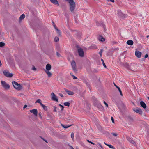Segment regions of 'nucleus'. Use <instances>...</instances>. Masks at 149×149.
I'll return each mask as SVG.
<instances>
[{
    "label": "nucleus",
    "instance_id": "f257e3e1",
    "mask_svg": "<svg viewBox=\"0 0 149 149\" xmlns=\"http://www.w3.org/2000/svg\"><path fill=\"white\" fill-rule=\"evenodd\" d=\"M66 1L68 2L70 4V8L71 12L73 13L75 9V3L73 0H65Z\"/></svg>",
    "mask_w": 149,
    "mask_h": 149
},
{
    "label": "nucleus",
    "instance_id": "f03ea898",
    "mask_svg": "<svg viewBox=\"0 0 149 149\" xmlns=\"http://www.w3.org/2000/svg\"><path fill=\"white\" fill-rule=\"evenodd\" d=\"M125 66L128 69H131L132 71L134 72L137 71L139 69V68H138V66L137 65L134 64H132L131 65L129 66L128 64L126 63Z\"/></svg>",
    "mask_w": 149,
    "mask_h": 149
},
{
    "label": "nucleus",
    "instance_id": "7ed1b4c3",
    "mask_svg": "<svg viewBox=\"0 0 149 149\" xmlns=\"http://www.w3.org/2000/svg\"><path fill=\"white\" fill-rule=\"evenodd\" d=\"M12 84L14 88L18 90H20L23 88L22 86L21 85L18 84L16 82L13 81L12 82Z\"/></svg>",
    "mask_w": 149,
    "mask_h": 149
},
{
    "label": "nucleus",
    "instance_id": "20e7f679",
    "mask_svg": "<svg viewBox=\"0 0 149 149\" xmlns=\"http://www.w3.org/2000/svg\"><path fill=\"white\" fill-rule=\"evenodd\" d=\"M1 84L2 86L5 89H9L10 86L9 85L6 83V82L3 81H1Z\"/></svg>",
    "mask_w": 149,
    "mask_h": 149
},
{
    "label": "nucleus",
    "instance_id": "39448f33",
    "mask_svg": "<svg viewBox=\"0 0 149 149\" xmlns=\"http://www.w3.org/2000/svg\"><path fill=\"white\" fill-rule=\"evenodd\" d=\"M71 65L73 70L74 72H77V70L76 68V64L74 60L72 61Z\"/></svg>",
    "mask_w": 149,
    "mask_h": 149
},
{
    "label": "nucleus",
    "instance_id": "423d86ee",
    "mask_svg": "<svg viewBox=\"0 0 149 149\" xmlns=\"http://www.w3.org/2000/svg\"><path fill=\"white\" fill-rule=\"evenodd\" d=\"M4 75L6 77H11L13 76V74L10 73L9 71L8 70H4L3 71Z\"/></svg>",
    "mask_w": 149,
    "mask_h": 149
},
{
    "label": "nucleus",
    "instance_id": "0eeeda50",
    "mask_svg": "<svg viewBox=\"0 0 149 149\" xmlns=\"http://www.w3.org/2000/svg\"><path fill=\"white\" fill-rule=\"evenodd\" d=\"M79 56L81 57H83L84 56V53L83 49L81 48H79L77 49Z\"/></svg>",
    "mask_w": 149,
    "mask_h": 149
},
{
    "label": "nucleus",
    "instance_id": "6e6552de",
    "mask_svg": "<svg viewBox=\"0 0 149 149\" xmlns=\"http://www.w3.org/2000/svg\"><path fill=\"white\" fill-rule=\"evenodd\" d=\"M133 110L140 115H142L143 111L142 109L139 108H134L133 109Z\"/></svg>",
    "mask_w": 149,
    "mask_h": 149
},
{
    "label": "nucleus",
    "instance_id": "1a4fd4ad",
    "mask_svg": "<svg viewBox=\"0 0 149 149\" xmlns=\"http://www.w3.org/2000/svg\"><path fill=\"white\" fill-rule=\"evenodd\" d=\"M118 15L120 17H121L122 18H125L127 16V15L123 13L121 11H118Z\"/></svg>",
    "mask_w": 149,
    "mask_h": 149
},
{
    "label": "nucleus",
    "instance_id": "9d476101",
    "mask_svg": "<svg viewBox=\"0 0 149 149\" xmlns=\"http://www.w3.org/2000/svg\"><path fill=\"white\" fill-rule=\"evenodd\" d=\"M51 95L52 96L51 99L52 100L57 102L58 101V99L56 97V96L54 93H52L51 94Z\"/></svg>",
    "mask_w": 149,
    "mask_h": 149
},
{
    "label": "nucleus",
    "instance_id": "9b49d317",
    "mask_svg": "<svg viewBox=\"0 0 149 149\" xmlns=\"http://www.w3.org/2000/svg\"><path fill=\"white\" fill-rule=\"evenodd\" d=\"M30 112L33 113L35 116H37L38 115V111L36 109L31 110H30Z\"/></svg>",
    "mask_w": 149,
    "mask_h": 149
},
{
    "label": "nucleus",
    "instance_id": "f8f14e48",
    "mask_svg": "<svg viewBox=\"0 0 149 149\" xmlns=\"http://www.w3.org/2000/svg\"><path fill=\"white\" fill-rule=\"evenodd\" d=\"M95 106L100 110L102 111L104 110V107L101 105L100 103L98 104H97Z\"/></svg>",
    "mask_w": 149,
    "mask_h": 149
},
{
    "label": "nucleus",
    "instance_id": "ddd939ff",
    "mask_svg": "<svg viewBox=\"0 0 149 149\" xmlns=\"http://www.w3.org/2000/svg\"><path fill=\"white\" fill-rule=\"evenodd\" d=\"M141 52L139 51H136L135 52L136 56L138 58L141 57Z\"/></svg>",
    "mask_w": 149,
    "mask_h": 149
},
{
    "label": "nucleus",
    "instance_id": "4468645a",
    "mask_svg": "<svg viewBox=\"0 0 149 149\" xmlns=\"http://www.w3.org/2000/svg\"><path fill=\"white\" fill-rule=\"evenodd\" d=\"M127 140L131 143L134 144L135 146L136 145V144L135 142L133 140H132L131 138L129 137H127Z\"/></svg>",
    "mask_w": 149,
    "mask_h": 149
},
{
    "label": "nucleus",
    "instance_id": "2eb2a0df",
    "mask_svg": "<svg viewBox=\"0 0 149 149\" xmlns=\"http://www.w3.org/2000/svg\"><path fill=\"white\" fill-rule=\"evenodd\" d=\"M97 39L98 40L100 41L104 42L105 41V39L102 36L99 35L97 37Z\"/></svg>",
    "mask_w": 149,
    "mask_h": 149
},
{
    "label": "nucleus",
    "instance_id": "dca6fc26",
    "mask_svg": "<svg viewBox=\"0 0 149 149\" xmlns=\"http://www.w3.org/2000/svg\"><path fill=\"white\" fill-rule=\"evenodd\" d=\"M93 102L95 106H96L97 104L100 103L99 101H98L96 98H94L93 99Z\"/></svg>",
    "mask_w": 149,
    "mask_h": 149
},
{
    "label": "nucleus",
    "instance_id": "f3484780",
    "mask_svg": "<svg viewBox=\"0 0 149 149\" xmlns=\"http://www.w3.org/2000/svg\"><path fill=\"white\" fill-rule=\"evenodd\" d=\"M140 104L141 106L144 109H145L146 107V105L145 103L143 101L140 102Z\"/></svg>",
    "mask_w": 149,
    "mask_h": 149
},
{
    "label": "nucleus",
    "instance_id": "a211bd4d",
    "mask_svg": "<svg viewBox=\"0 0 149 149\" xmlns=\"http://www.w3.org/2000/svg\"><path fill=\"white\" fill-rule=\"evenodd\" d=\"M50 1L53 4L55 5H57L58 6L59 5V3L57 0H50Z\"/></svg>",
    "mask_w": 149,
    "mask_h": 149
},
{
    "label": "nucleus",
    "instance_id": "6ab92c4d",
    "mask_svg": "<svg viewBox=\"0 0 149 149\" xmlns=\"http://www.w3.org/2000/svg\"><path fill=\"white\" fill-rule=\"evenodd\" d=\"M65 92L69 95H73L74 94V93L73 92L71 91L70 90H68L67 89H65Z\"/></svg>",
    "mask_w": 149,
    "mask_h": 149
},
{
    "label": "nucleus",
    "instance_id": "aec40b11",
    "mask_svg": "<svg viewBox=\"0 0 149 149\" xmlns=\"http://www.w3.org/2000/svg\"><path fill=\"white\" fill-rule=\"evenodd\" d=\"M51 68V66L50 64H47L46 66V69L47 71L50 70Z\"/></svg>",
    "mask_w": 149,
    "mask_h": 149
},
{
    "label": "nucleus",
    "instance_id": "412c9836",
    "mask_svg": "<svg viewBox=\"0 0 149 149\" xmlns=\"http://www.w3.org/2000/svg\"><path fill=\"white\" fill-rule=\"evenodd\" d=\"M126 43L129 45H132L133 44V42L132 40H129L127 41Z\"/></svg>",
    "mask_w": 149,
    "mask_h": 149
},
{
    "label": "nucleus",
    "instance_id": "4be33fe9",
    "mask_svg": "<svg viewBox=\"0 0 149 149\" xmlns=\"http://www.w3.org/2000/svg\"><path fill=\"white\" fill-rule=\"evenodd\" d=\"M114 86H115L117 88L119 92L120 93V95L121 96H123V94L122 93V92L120 88L117 85H116L114 83Z\"/></svg>",
    "mask_w": 149,
    "mask_h": 149
},
{
    "label": "nucleus",
    "instance_id": "5701e85b",
    "mask_svg": "<svg viewBox=\"0 0 149 149\" xmlns=\"http://www.w3.org/2000/svg\"><path fill=\"white\" fill-rule=\"evenodd\" d=\"M127 119L130 121L133 122L134 121V120L132 117L130 116H128L127 117Z\"/></svg>",
    "mask_w": 149,
    "mask_h": 149
},
{
    "label": "nucleus",
    "instance_id": "b1692460",
    "mask_svg": "<svg viewBox=\"0 0 149 149\" xmlns=\"http://www.w3.org/2000/svg\"><path fill=\"white\" fill-rule=\"evenodd\" d=\"M25 16L24 14H23L19 17V20H21L23 19L25 17Z\"/></svg>",
    "mask_w": 149,
    "mask_h": 149
},
{
    "label": "nucleus",
    "instance_id": "393cba45",
    "mask_svg": "<svg viewBox=\"0 0 149 149\" xmlns=\"http://www.w3.org/2000/svg\"><path fill=\"white\" fill-rule=\"evenodd\" d=\"M49 71L45 70V72L47 74L48 77H51V76H52V74L50 72H49Z\"/></svg>",
    "mask_w": 149,
    "mask_h": 149
},
{
    "label": "nucleus",
    "instance_id": "a878e982",
    "mask_svg": "<svg viewBox=\"0 0 149 149\" xmlns=\"http://www.w3.org/2000/svg\"><path fill=\"white\" fill-rule=\"evenodd\" d=\"M61 125L64 128L66 129V128H68L69 127H70L71 126H72V125H68L65 126L64 125H63L62 124H61Z\"/></svg>",
    "mask_w": 149,
    "mask_h": 149
},
{
    "label": "nucleus",
    "instance_id": "bb28decb",
    "mask_svg": "<svg viewBox=\"0 0 149 149\" xmlns=\"http://www.w3.org/2000/svg\"><path fill=\"white\" fill-rule=\"evenodd\" d=\"M56 30L57 31V33L58 34V36H61V32L58 29H56Z\"/></svg>",
    "mask_w": 149,
    "mask_h": 149
},
{
    "label": "nucleus",
    "instance_id": "cd10ccee",
    "mask_svg": "<svg viewBox=\"0 0 149 149\" xmlns=\"http://www.w3.org/2000/svg\"><path fill=\"white\" fill-rule=\"evenodd\" d=\"M59 39L58 37L56 36L54 39V41L56 42H57L59 41Z\"/></svg>",
    "mask_w": 149,
    "mask_h": 149
},
{
    "label": "nucleus",
    "instance_id": "c85d7f7f",
    "mask_svg": "<svg viewBox=\"0 0 149 149\" xmlns=\"http://www.w3.org/2000/svg\"><path fill=\"white\" fill-rule=\"evenodd\" d=\"M64 105L65 106L69 107L70 105V103L68 102H65L64 103Z\"/></svg>",
    "mask_w": 149,
    "mask_h": 149
},
{
    "label": "nucleus",
    "instance_id": "c756f323",
    "mask_svg": "<svg viewBox=\"0 0 149 149\" xmlns=\"http://www.w3.org/2000/svg\"><path fill=\"white\" fill-rule=\"evenodd\" d=\"M107 146L108 147H109L113 149H115V148L114 147V146H112L111 145H110V144H107Z\"/></svg>",
    "mask_w": 149,
    "mask_h": 149
},
{
    "label": "nucleus",
    "instance_id": "7c9ffc66",
    "mask_svg": "<svg viewBox=\"0 0 149 149\" xmlns=\"http://www.w3.org/2000/svg\"><path fill=\"white\" fill-rule=\"evenodd\" d=\"M101 60L102 62V64H103V66L105 68H106V65H105V63H104V61L102 59H101Z\"/></svg>",
    "mask_w": 149,
    "mask_h": 149
},
{
    "label": "nucleus",
    "instance_id": "2f4dec72",
    "mask_svg": "<svg viewBox=\"0 0 149 149\" xmlns=\"http://www.w3.org/2000/svg\"><path fill=\"white\" fill-rule=\"evenodd\" d=\"M5 45V44L1 42H0V47H3Z\"/></svg>",
    "mask_w": 149,
    "mask_h": 149
},
{
    "label": "nucleus",
    "instance_id": "473e14b6",
    "mask_svg": "<svg viewBox=\"0 0 149 149\" xmlns=\"http://www.w3.org/2000/svg\"><path fill=\"white\" fill-rule=\"evenodd\" d=\"M42 107L44 109V110H45V111H47V107L46 106H45V105H44L43 107Z\"/></svg>",
    "mask_w": 149,
    "mask_h": 149
},
{
    "label": "nucleus",
    "instance_id": "72a5a7b5",
    "mask_svg": "<svg viewBox=\"0 0 149 149\" xmlns=\"http://www.w3.org/2000/svg\"><path fill=\"white\" fill-rule=\"evenodd\" d=\"M41 102V100L40 99H38L35 102V103H39Z\"/></svg>",
    "mask_w": 149,
    "mask_h": 149
},
{
    "label": "nucleus",
    "instance_id": "f704fd0d",
    "mask_svg": "<svg viewBox=\"0 0 149 149\" xmlns=\"http://www.w3.org/2000/svg\"><path fill=\"white\" fill-rule=\"evenodd\" d=\"M103 52V49H101L99 52V54H100V56L101 57L102 56V53Z\"/></svg>",
    "mask_w": 149,
    "mask_h": 149
},
{
    "label": "nucleus",
    "instance_id": "c9c22d12",
    "mask_svg": "<svg viewBox=\"0 0 149 149\" xmlns=\"http://www.w3.org/2000/svg\"><path fill=\"white\" fill-rule=\"evenodd\" d=\"M59 106H60V107L61 108V111H62L63 110V108H64V106L61 104H59Z\"/></svg>",
    "mask_w": 149,
    "mask_h": 149
},
{
    "label": "nucleus",
    "instance_id": "e433bc0d",
    "mask_svg": "<svg viewBox=\"0 0 149 149\" xmlns=\"http://www.w3.org/2000/svg\"><path fill=\"white\" fill-rule=\"evenodd\" d=\"M32 69L34 71H36V68L35 67V66L33 65L32 66Z\"/></svg>",
    "mask_w": 149,
    "mask_h": 149
},
{
    "label": "nucleus",
    "instance_id": "4c0bfd02",
    "mask_svg": "<svg viewBox=\"0 0 149 149\" xmlns=\"http://www.w3.org/2000/svg\"><path fill=\"white\" fill-rule=\"evenodd\" d=\"M102 26L104 28V30H106V27H105V25L104 24H102Z\"/></svg>",
    "mask_w": 149,
    "mask_h": 149
},
{
    "label": "nucleus",
    "instance_id": "58836bf2",
    "mask_svg": "<svg viewBox=\"0 0 149 149\" xmlns=\"http://www.w3.org/2000/svg\"><path fill=\"white\" fill-rule=\"evenodd\" d=\"M87 141L89 143H91V144L94 145L95 143H93V142L89 141L88 140H87Z\"/></svg>",
    "mask_w": 149,
    "mask_h": 149
},
{
    "label": "nucleus",
    "instance_id": "ea45409f",
    "mask_svg": "<svg viewBox=\"0 0 149 149\" xmlns=\"http://www.w3.org/2000/svg\"><path fill=\"white\" fill-rule=\"evenodd\" d=\"M104 103L106 107H108V104L107 103H106V102L105 101H104Z\"/></svg>",
    "mask_w": 149,
    "mask_h": 149
},
{
    "label": "nucleus",
    "instance_id": "a19ab883",
    "mask_svg": "<svg viewBox=\"0 0 149 149\" xmlns=\"http://www.w3.org/2000/svg\"><path fill=\"white\" fill-rule=\"evenodd\" d=\"M74 134L73 133H72L71 135V138L72 139H73L74 137Z\"/></svg>",
    "mask_w": 149,
    "mask_h": 149
},
{
    "label": "nucleus",
    "instance_id": "79ce46f5",
    "mask_svg": "<svg viewBox=\"0 0 149 149\" xmlns=\"http://www.w3.org/2000/svg\"><path fill=\"white\" fill-rule=\"evenodd\" d=\"M54 111L55 112H56L57 111L56 110V107L55 106H54Z\"/></svg>",
    "mask_w": 149,
    "mask_h": 149
},
{
    "label": "nucleus",
    "instance_id": "37998d69",
    "mask_svg": "<svg viewBox=\"0 0 149 149\" xmlns=\"http://www.w3.org/2000/svg\"><path fill=\"white\" fill-rule=\"evenodd\" d=\"M56 53V55L58 57H59L61 56V55H60V54L58 53V52H57Z\"/></svg>",
    "mask_w": 149,
    "mask_h": 149
},
{
    "label": "nucleus",
    "instance_id": "c03bdc74",
    "mask_svg": "<svg viewBox=\"0 0 149 149\" xmlns=\"http://www.w3.org/2000/svg\"><path fill=\"white\" fill-rule=\"evenodd\" d=\"M112 135L115 136H116L117 135V134L116 133H112Z\"/></svg>",
    "mask_w": 149,
    "mask_h": 149
},
{
    "label": "nucleus",
    "instance_id": "a18cd8bd",
    "mask_svg": "<svg viewBox=\"0 0 149 149\" xmlns=\"http://www.w3.org/2000/svg\"><path fill=\"white\" fill-rule=\"evenodd\" d=\"M72 76L73 77V79H77V77H76V76L74 75H72Z\"/></svg>",
    "mask_w": 149,
    "mask_h": 149
},
{
    "label": "nucleus",
    "instance_id": "49530a36",
    "mask_svg": "<svg viewBox=\"0 0 149 149\" xmlns=\"http://www.w3.org/2000/svg\"><path fill=\"white\" fill-rule=\"evenodd\" d=\"M38 115H39V116L41 118H42V116H41V112L40 113H39L38 114Z\"/></svg>",
    "mask_w": 149,
    "mask_h": 149
},
{
    "label": "nucleus",
    "instance_id": "de8ad7c7",
    "mask_svg": "<svg viewBox=\"0 0 149 149\" xmlns=\"http://www.w3.org/2000/svg\"><path fill=\"white\" fill-rule=\"evenodd\" d=\"M111 119L112 122L113 123H114V120L113 118V117H111Z\"/></svg>",
    "mask_w": 149,
    "mask_h": 149
},
{
    "label": "nucleus",
    "instance_id": "09e8293b",
    "mask_svg": "<svg viewBox=\"0 0 149 149\" xmlns=\"http://www.w3.org/2000/svg\"><path fill=\"white\" fill-rule=\"evenodd\" d=\"M91 48L93 49H95L97 48V47L96 46H94L93 47H92Z\"/></svg>",
    "mask_w": 149,
    "mask_h": 149
},
{
    "label": "nucleus",
    "instance_id": "8fccbe9b",
    "mask_svg": "<svg viewBox=\"0 0 149 149\" xmlns=\"http://www.w3.org/2000/svg\"><path fill=\"white\" fill-rule=\"evenodd\" d=\"M53 26H54V28L56 30V29H58L56 27V25L54 24L53 25Z\"/></svg>",
    "mask_w": 149,
    "mask_h": 149
},
{
    "label": "nucleus",
    "instance_id": "3c124183",
    "mask_svg": "<svg viewBox=\"0 0 149 149\" xmlns=\"http://www.w3.org/2000/svg\"><path fill=\"white\" fill-rule=\"evenodd\" d=\"M86 85L88 86L89 87V88L90 89V85H89L88 83L87 82H86Z\"/></svg>",
    "mask_w": 149,
    "mask_h": 149
},
{
    "label": "nucleus",
    "instance_id": "603ef678",
    "mask_svg": "<svg viewBox=\"0 0 149 149\" xmlns=\"http://www.w3.org/2000/svg\"><path fill=\"white\" fill-rule=\"evenodd\" d=\"M148 57V55L147 54L145 55L144 57L145 58H147Z\"/></svg>",
    "mask_w": 149,
    "mask_h": 149
},
{
    "label": "nucleus",
    "instance_id": "864d4df0",
    "mask_svg": "<svg viewBox=\"0 0 149 149\" xmlns=\"http://www.w3.org/2000/svg\"><path fill=\"white\" fill-rule=\"evenodd\" d=\"M40 104V105L42 106V107H43L44 105H43L41 102H40V103H39Z\"/></svg>",
    "mask_w": 149,
    "mask_h": 149
},
{
    "label": "nucleus",
    "instance_id": "5fc2aeb1",
    "mask_svg": "<svg viewBox=\"0 0 149 149\" xmlns=\"http://www.w3.org/2000/svg\"><path fill=\"white\" fill-rule=\"evenodd\" d=\"M40 104V105L42 106V107H43L44 105H43L41 102H40V103H39Z\"/></svg>",
    "mask_w": 149,
    "mask_h": 149
},
{
    "label": "nucleus",
    "instance_id": "6e6d98bb",
    "mask_svg": "<svg viewBox=\"0 0 149 149\" xmlns=\"http://www.w3.org/2000/svg\"><path fill=\"white\" fill-rule=\"evenodd\" d=\"M76 47L78 49L79 48H81V47H80L78 45H76Z\"/></svg>",
    "mask_w": 149,
    "mask_h": 149
},
{
    "label": "nucleus",
    "instance_id": "4d7b16f0",
    "mask_svg": "<svg viewBox=\"0 0 149 149\" xmlns=\"http://www.w3.org/2000/svg\"><path fill=\"white\" fill-rule=\"evenodd\" d=\"M59 95L61 97H63V95L61 93H59Z\"/></svg>",
    "mask_w": 149,
    "mask_h": 149
},
{
    "label": "nucleus",
    "instance_id": "13d9d810",
    "mask_svg": "<svg viewBox=\"0 0 149 149\" xmlns=\"http://www.w3.org/2000/svg\"><path fill=\"white\" fill-rule=\"evenodd\" d=\"M42 138V139H43L44 141H45L46 142V143H48V142H47V141L46 140H45V139H44V138Z\"/></svg>",
    "mask_w": 149,
    "mask_h": 149
},
{
    "label": "nucleus",
    "instance_id": "bf43d9fd",
    "mask_svg": "<svg viewBox=\"0 0 149 149\" xmlns=\"http://www.w3.org/2000/svg\"><path fill=\"white\" fill-rule=\"evenodd\" d=\"M108 1H110L111 2H114V0H107Z\"/></svg>",
    "mask_w": 149,
    "mask_h": 149
},
{
    "label": "nucleus",
    "instance_id": "052dcab7",
    "mask_svg": "<svg viewBox=\"0 0 149 149\" xmlns=\"http://www.w3.org/2000/svg\"><path fill=\"white\" fill-rule=\"evenodd\" d=\"M99 145L101 148H102V149L103 148L102 146L101 145L100 143L99 144Z\"/></svg>",
    "mask_w": 149,
    "mask_h": 149
},
{
    "label": "nucleus",
    "instance_id": "680f3d73",
    "mask_svg": "<svg viewBox=\"0 0 149 149\" xmlns=\"http://www.w3.org/2000/svg\"><path fill=\"white\" fill-rule=\"evenodd\" d=\"M27 107V105H25L23 107V109H25Z\"/></svg>",
    "mask_w": 149,
    "mask_h": 149
},
{
    "label": "nucleus",
    "instance_id": "e2e57ef3",
    "mask_svg": "<svg viewBox=\"0 0 149 149\" xmlns=\"http://www.w3.org/2000/svg\"><path fill=\"white\" fill-rule=\"evenodd\" d=\"M98 72V71L97 70H94V72Z\"/></svg>",
    "mask_w": 149,
    "mask_h": 149
},
{
    "label": "nucleus",
    "instance_id": "0e129e2a",
    "mask_svg": "<svg viewBox=\"0 0 149 149\" xmlns=\"http://www.w3.org/2000/svg\"><path fill=\"white\" fill-rule=\"evenodd\" d=\"M149 37V35H148L146 36L147 38H148Z\"/></svg>",
    "mask_w": 149,
    "mask_h": 149
},
{
    "label": "nucleus",
    "instance_id": "69168bd1",
    "mask_svg": "<svg viewBox=\"0 0 149 149\" xmlns=\"http://www.w3.org/2000/svg\"><path fill=\"white\" fill-rule=\"evenodd\" d=\"M52 23H53V24H54V22L53 21H52Z\"/></svg>",
    "mask_w": 149,
    "mask_h": 149
},
{
    "label": "nucleus",
    "instance_id": "338daca9",
    "mask_svg": "<svg viewBox=\"0 0 149 149\" xmlns=\"http://www.w3.org/2000/svg\"><path fill=\"white\" fill-rule=\"evenodd\" d=\"M104 144L106 145H107V144L105 142H104Z\"/></svg>",
    "mask_w": 149,
    "mask_h": 149
},
{
    "label": "nucleus",
    "instance_id": "774afa93",
    "mask_svg": "<svg viewBox=\"0 0 149 149\" xmlns=\"http://www.w3.org/2000/svg\"><path fill=\"white\" fill-rule=\"evenodd\" d=\"M148 99L149 100V97H148Z\"/></svg>",
    "mask_w": 149,
    "mask_h": 149
}]
</instances>
